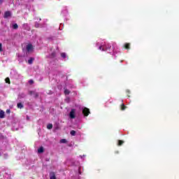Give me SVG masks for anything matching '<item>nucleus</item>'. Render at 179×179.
Wrapping results in <instances>:
<instances>
[{"instance_id": "6e6552de", "label": "nucleus", "mask_w": 179, "mask_h": 179, "mask_svg": "<svg viewBox=\"0 0 179 179\" xmlns=\"http://www.w3.org/2000/svg\"><path fill=\"white\" fill-rule=\"evenodd\" d=\"M33 61H34V57H30L29 59L28 60V64L29 65H31V64H33Z\"/></svg>"}, {"instance_id": "20e7f679", "label": "nucleus", "mask_w": 179, "mask_h": 179, "mask_svg": "<svg viewBox=\"0 0 179 179\" xmlns=\"http://www.w3.org/2000/svg\"><path fill=\"white\" fill-rule=\"evenodd\" d=\"M10 16H12L10 11H6L3 17L4 19H8V17H10Z\"/></svg>"}, {"instance_id": "6ab92c4d", "label": "nucleus", "mask_w": 179, "mask_h": 179, "mask_svg": "<svg viewBox=\"0 0 179 179\" xmlns=\"http://www.w3.org/2000/svg\"><path fill=\"white\" fill-rule=\"evenodd\" d=\"M66 142H67L66 139H65V138L60 140V143H66Z\"/></svg>"}, {"instance_id": "423d86ee", "label": "nucleus", "mask_w": 179, "mask_h": 179, "mask_svg": "<svg viewBox=\"0 0 179 179\" xmlns=\"http://www.w3.org/2000/svg\"><path fill=\"white\" fill-rule=\"evenodd\" d=\"M50 179H57V176H55V172L50 173Z\"/></svg>"}, {"instance_id": "f8f14e48", "label": "nucleus", "mask_w": 179, "mask_h": 179, "mask_svg": "<svg viewBox=\"0 0 179 179\" xmlns=\"http://www.w3.org/2000/svg\"><path fill=\"white\" fill-rule=\"evenodd\" d=\"M13 29H14V30H17V29H19V26L17 25V24H13Z\"/></svg>"}, {"instance_id": "0eeeda50", "label": "nucleus", "mask_w": 179, "mask_h": 179, "mask_svg": "<svg viewBox=\"0 0 179 179\" xmlns=\"http://www.w3.org/2000/svg\"><path fill=\"white\" fill-rule=\"evenodd\" d=\"M124 48L126 50H129L130 47H131V43H125L124 45Z\"/></svg>"}, {"instance_id": "4468645a", "label": "nucleus", "mask_w": 179, "mask_h": 179, "mask_svg": "<svg viewBox=\"0 0 179 179\" xmlns=\"http://www.w3.org/2000/svg\"><path fill=\"white\" fill-rule=\"evenodd\" d=\"M1 118H5V112L3 110H1Z\"/></svg>"}, {"instance_id": "aec40b11", "label": "nucleus", "mask_w": 179, "mask_h": 179, "mask_svg": "<svg viewBox=\"0 0 179 179\" xmlns=\"http://www.w3.org/2000/svg\"><path fill=\"white\" fill-rule=\"evenodd\" d=\"M5 82H6V83H10V79H9V78H6L5 79Z\"/></svg>"}, {"instance_id": "f03ea898", "label": "nucleus", "mask_w": 179, "mask_h": 179, "mask_svg": "<svg viewBox=\"0 0 179 179\" xmlns=\"http://www.w3.org/2000/svg\"><path fill=\"white\" fill-rule=\"evenodd\" d=\"M76 110L75 109H71L70 113H69V117L70 118H71L72 120H73L74 118H76V115H75V113H76Z\"/></svg>"}, {"instance_id": "1a4fd4ad", "label": "nucleus", "mask_w": 179, "mask_h": 179, "mask_svg": "<svg viewBox=\"0 0 179 179\" xmlns=\"http://www.w3.org/2000/svg\"><path fill=\"white\" fill-rule=\"evenodd\" d=\"M44 152V148L41 147L38 149V153H43Z\"/></svg>"}, {"instance_id": "ddd939ff", "label": "nucleus", "mask_w": 179, "mask_h": 179, "mask_svg": "<svg viewBox=\"0 0 179 179\" xmlns=\"http://www.w3.org/2000/svg\"><path fill=\"white\" fill-rule=\"evenodd\" d=\"M17 108H23V105L22 104V103H18L17 104Z\"/></svg>"}, {"instance_id": "c85d7f7f", "label": "nucleus", "mask_w": 179, "mask_h": 179, "mask_svg": "<svg viewBox=\"0 0 179 179\" xmlns=\"http://www.w3.org/2000/svg\"><path fill=\"white\" fill-rule=\"evenodd\" d=\"M24 26H26V24H24Z\"/></svg>"}, {"instance_id": "2eb2a0df", "label": "nucleus", "mask_w": 179, "mask_h": 179, "mask_svg": "<svg viewBox=\"0 0 179 179\" xmlns=\"http://www.w3.org/2000/svg\"><path fill=\"white\" fill-rule=\"evenodd\" d=\"M71 136H75L76 135V131L74 130L71 131L70 132Z\"/></svg>"}, {"instance_id": "39448f33", "label": "nucleus", "mask_w": 179, "mask_h": 179, "mask_svg": "<svg viewBox=\"0 0 179 179\" xmlns=\"http://www.w3.org/2000/svg\"><path fill=\"white\" fill-rule=\"evenodd\" d=\"M31 50H33V45H31V44H28V45H27V51L28 52H30V51H31Z\"/></svg>"}, {"instance_id": "7ed1b4c3", "label": "nucleus", "mask_w": 179, "mask_h": 179, "mask_svg": "<svg viewBox=\"0 0 179 179\" xmlns=\"http://www.w3.org/2000/svg\"><path fill=\"white\" fill-rule=\"evenodd\" d=\"M29 94L30 96H34L35 99H37L38 97V93L34 92V91H29Z\"/></svg>"}, {"instance_id": "b1692460", "label": "nucleus", "mask_w": 179, "mask_h": 179, "mask_svg": "<svg viewBox=\"0 0 179 179\" xmlns=\"http://www.w3.org/2000/svg\"><path fill=\"white\" fill-rule=\"evenodd\" d=\"M6 114H10V109H7L6 111Z\"/></svg>"}, {"instance_id": "f3484780", "label": "nucleus", "mask_w": 179, "mask_h": 179, "mask_svg": "<svg viewBox=\"0 0 179 179\" xmlns=\"http://www.w3.org/2000/svg\"><path fill=\"white\" fill-rule=\"evenodd\" d=\"M47 129H52V124H48L47 125Z\"/></svg>"}, {"instance_id": "a878e982", "label": "nucleus", "mask_w": 179, "mask_h": 179, "mask_svg": "<svg viewBox=\"0 0 179 179\" xmlns=\"http://www.w3.org/2000/svg\"><path fill=\"white\" fill-rule=\"evenodd\" d=\"M127 93H128V94H129V90H127Z\"/></svg>"}, {"instance_id": "5701e85b", "label": "nucleus", "mask_w": 179, "mask_h": 179, "mask_svg": "<svg viewBox=\"0 0 179 179\" xmlns=\"http://www.w3.org/2000/svg\"><path fill=\"white\" fill-rule=\"evenodd\" d=\"M29 85H33V83H34V81L33 80H29Z\"/></svg>"}, {"instance_id": "9b49d317", "label": "nucleus", "mask_w": 179, "mask_h": 179, "mask_svg": "<svg viewBox=\"0 0 179 179\" xmlns=\"http://www.w3.org/2000/svg\"><path fill=\"white\" fill-rule=\"evenodd\" d=\"M55 56H56V53L55 52H53L50 55L49 58H55Z\"/></svg>"}, {"instance_id": "bb28decb", "label": "nucleus", "mask_w": 179, "mask_h": 179, "mask_svg": "<svg viewBox=\"0 0 179 179\" xmlns=\"http://www.w3.org/2000/svg\"><path fill=\"white\" fill-rule=\"evenodd\" d=\"M27 120H30V118L29 117V116L27 117Z\"/></svg>"}, {"instance_id": "cd10ccee", "label": "nucleus", "mask_w": 179, "mask_h": 179, "mask_svg": "<svg viewBox=\"0 0 179 179\" xmlns=\"http://www.w3.org/2000/svg\"><path fill=\"white\" fill-rule=\"evenodd\" d=\"M0 51H1V43H0Z\"/></svg>"}, {"instance_id": "393cba45", "label": "nucleus", "mask_w": 179, "mask_h": 179, "mask_svg": "<svg viewBox=\"0 0 179 179\" xmlns=\"http://www.w3.org/2000/svg\"><path fill=\"white\" fill-rule=\"evenodd\" d=\"M99 50H101V51H104V48L103 46H99Z\"/></svg>"}, {"instance_id": "dca6fc26", "label": "nucleus", "mask_w": 179, "mask_h": 179, "mask_svg": "<svg viewBox=\"0 0 179 179\" xmlns=\"http://www.w3.org/2000/svg\"><path fill=\"white\" fill-rule=\"evenodd\" d=\"M70 93H71V91H69V90H67V89L64 90V94L68 95Z\"/></svg>"}, {"instance_id": "c756f323", "label": "nucleus", "mask_w": 179, "mask_h": 179, "mask_svg": "<svg viewBox=\"0 0 179 179\" xmlns=\"http://www.w3.org/2000/svg\"><path fill=\"white\" fill-rule=\"evenodd\" d=\"M1 51H2V48H1Z\"/></svg>"}, {"instance_id": "412c9836", "label": "nucleus", "mask_w": 179, "mask_h": 179, "mask_svg": "<svg viewBox=\"0 0 179 179\" xmlns=\"http://www.w3.org/2000/svg\"><path fill=\"white\" fill-rule=\"evenodd\" d=\"M35 27L36 29H38V27H40V24H38V22H35Z\"/></svg>"}, {"instance_id": "a211bd4d", "label": "nucleus", "mask_w": 179, "mask_h": 179, "mask_svg": "<svg viewBox=\"0 0 179 179\" xmlns=\"http://www.w3.org/2000/svg\"><path fill=\"white\" fill-rule=\"evenodd\" d=\"M125 108H127V106H125V105H124V103H122V104L121 105V110H125Z\"/></svg>"}, {"instance_id": "f257e3e1", "label": "nucleus", "mask_w": 179, "mask_h": 179, "mask_svg": "<svg viewBox=\"0 0 179 179\" xmlns=\"http://www.w3.org/2000/svg\"><path fill=\"white\" fill-rule=\"evenodd\" d=\"M83 114L85 115V117H87L89 114H90V110L87 108H84L83 110Z\"/></svg>"}, {"instance_id": "4be33fe9", "label": "nucleus", "mask_w": 179, "mask_h": 179, "mask_svg": "<svg viewBox=\"0 0 179 179\" xmlns=\"http://www.w3.org/2000/svg\"><path fill=\"white\" fill-rule=\"evenodd\" d=\"M62 58H66V54L65 53H61Z\"/></svg>"}, {"instance_id": "9d476101", "label": "nucleus", "mask_w": 179, "mask_h": 179, "mask_svg": "<svg viewBox=\"0 0 179 179\" xmlns=\"http://www.w3.org/2000/svg\"><path fill=\"white\" fill-rule=\"evenodd\" d=\"M122 145H124V141L119 140L118 143H117V146H122Z\"/></svg>"}]
</instances>
